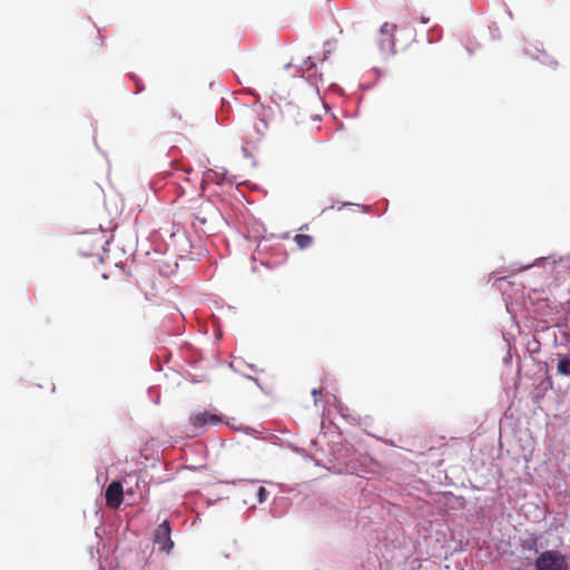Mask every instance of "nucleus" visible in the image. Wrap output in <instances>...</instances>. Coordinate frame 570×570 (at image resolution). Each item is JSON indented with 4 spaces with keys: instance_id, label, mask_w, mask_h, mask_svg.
I'll use <instances>...</instances> for the list:
<instances>
[{
    "instance_id": "nucleus-8",
    "label": "nucleus",
    "mask_w": 570,
    "mask_h": 570,
    "mask_svg": "<svg viewBox=\"0 0 570 570\" xmlns=\"http://www.w3.org/2000/svg\"><path fill=\"white\" fill-rule=\"evenodd\" d=\"M380 31H381L382 35L387 36L390 38V40L393 41L394 33L396 31V24L384 22L381 26Z\"/></svg>"
},
{
    "instance_id": "nucleus-10",
    "label": "nucleus",
    "mask_w": 570,
    "mask_h": 570,
    "mask_svg": "<svg viewBox=\"0 0 570 570\" xmlns=\"http://www.w3.org/2000/svg\"><path fill=\"white\" fill-rule=\"evenodd\" d=\"M321 393H322V390H320V389H313L312 390V395L314 396V403L315 404L317 403L316 396L320 395Z\"/></svg>"
},
{
    "instance_id": "nucleus-1",
    "label": "nucleus",
    "mask_w": 570,
    "mask_h": 570,
    "mask_svg": "<svg viewBox=\"0 0 570 570\" xmlns=\"http://www.w3.org/2000/svg\"><path fill=\"white\" fill-rule=\"evenodd\" d=\"M535 570H568L567 557L559 550H547L538 556Z\"/></svg>"
},
{
    "instance_id": "nucleus-6",
    "label": "nucleus",
    "mask_w": 570,
    "mask_h": 570,
    "mask_svg": "<svg viewBox=\"0 0 570 570\" xmlns=\"http://www.w3.org/2000/svg\"><path fill=\"white\" fill-rule=\"evenodd\" d=\"M557 372L560 375L563 376H570V357L569 356H562L560 357L558 365H557Z\"/></svg>"
},
{
    "instance_id": "nucleus-11",
    "label": "nucleus",
    "mask_w": 570,
    "mask_h": 570,
    "mask_svg": "<svg viewBox=\"0 0 570 570\" xmlns=\"http://www.w3.org/2000/svg\"><path fill=\"white\" fill-rule=\"evenodd\" d=\"M305 65H306V68H307V69H311V68L314 66V63H313V62H311L309 65H307V62H305Z\"/></svg>"
},
{
    "instance_id": "nucleus-9",
    "label": "nucleus",
    "mask_w": 570,
    "mask_h": 570,
    "mask_svg": "<svg viewBox=\"0 0 570 570\" xmlns=\"http://www.w3.org/2000/svg\"><path fill=\"white\" fill-rule=\"evenodd\" d=\"M267 495H268V491L263 485L257 487L256 497H257L259 503L265 502L267 499Z\"/></svg>"
},
{
    "instance_id": "nucleus-3",
    "label": "nucleus",
    "mask_w": 570,
    "mask_h": 570,
    "mask_svg": "<svg viewBox=\"0 0 570 570\" xmlns=\"http://www.w3.org/2000/svg\"><path fill=\"white\" fill-rule=\"evenodd\" d=\"M106 504L111 509H117L122 502L124 490L119 481H112L106 489Z\"/></svg>"
},
{
    "instance_id": "nucleus-2",
    "label": "nucleus",
    "mask_w": 570,
    "mask_h": 570,
    "mask_svg": "<svg viewBox=\"0 0 570 570\" xmlns=\"http://www.w3.org/2000/svg\"><path fill=\"white\" fill-rule=\"evenodd\" d=\"M154 541L156 544L159 546V549L163 551L169 552L170 549L173 548L174 542L170 538V525L167 520H165L157 527L155 531Z\"/></svg>"
},
{
    "instance_id": "nucleus-7",
    "label": "nucleus",
    "mask_w": 570,
    "mask_h": 570,
    "mask_svg": "<svg viewBox=\"0 0 570 570\" xmlns=\"http://www.w3.org/2000/svg\"><path fill=\"white\" fill-rule=\"evenodd\" d=\"M294 240L297 244V246L302 249L309 247L313 243L312 236L306 234H297L294 237Z\"/></svg>"
},
{
    "instance_id": "nucleus-12",
    "label": "nucleus",
    "mask_w": 570,
    "mask_h": 570,
    "mask_svg": "<svg viewBox=\"0 0 570 570\" xmlns=\"http://www.w3.org/2000/svg\"><path fill=\"white\" fill-rule=\"evenodd\" d=\"M428 21H429V19L422 18L423 23H426Z\"/></svg>"
},
{
    "instance_id": "nucleus-4",
    "label": "nucleus",
    "mask_w": 570,
    "mask_h": 570,
    "mask_svg": "<svg viewBox=\"0 0 570 570\" xmlns=\"http://www.w3.org/2000/svg\"><path fill=\"white\" fill-rule=\"evenodd\" d=\"M189 421L196 429L203 428L206 424H217L222 422V419L217 414L209 413L207 411L194 413L190 415Z\"/></svg>"
},
{
    "instance_id": "nucleus-5",
    "label": "nucleus",
    "mask_w": 570,
    "mask_h": 570,
    "mask_svg": "<svg viewBox=\"0 0 570 570\" xmlns=\"http://www.w3.org/2000/svg\"><path fill=\"white\" fill-rule=\"evenodd\" d=\"M210 212L214 213L213 206L210 204L203 203L199 206L198 212L195 214V219L199 223L202 227L207 224V214H209Z\"/></svg>"
}]
</instances>
